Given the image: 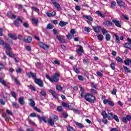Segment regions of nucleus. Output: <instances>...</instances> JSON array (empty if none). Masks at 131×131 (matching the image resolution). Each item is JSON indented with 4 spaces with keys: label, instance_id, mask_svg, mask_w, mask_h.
Returning a JSON list of instances; mask_svg holds the SVG:
<instances>
[{
    "label": "nucleus",
    "instance_id": "nucleus-1",
    "mask_svg": "<svg viewBox=\"0 0 131 131\" xmlns=\"http://www.w3.org/2000/svg\"><path fill=\"white\" fill-rule=\"evenodd\" d=\"M79 89L81 91L80 94L81 98H84L85 100H86L87 102H89V103H91V104H94L95 102H96L97 100L96 96H94L93 94L90 93H88L85 94V96H83L85 93L84 89H83L82 86H79Z\"/></svg>",
    "mask_w": 131,
    "mask_h": 131
},
{
    "label": "nucleus",
    "instance_id": "nucleus-2",
    "mask_svg": "<svg viewBox=\"0 0 131 131\" xmlns=\"http://www.w3.org/2000/svg\"><path fill=\"white\" fill-rule=\"evenodd\" d=\"M26 75L27 77L29 78H32L34 79V82L39 85L40 88L43 87V82L40 79L36 78V73H33L32 71H30V73L26 72Z\"/></svg>",
    "mask_w": 131,
    "mask_h": 131
},
{
    "label": "nucleus",
    "instance_id": "nucleus-3",
    "mask_svg": "<svg viewBox=\"0 0 131 131\" xmlns=\"http://www.w3.org/2000/svg\"><path fill=\"white\" fill-rule=\"evenodd\" d=\"M0 45H2V46H5V49H7V50L5 51V53L6 55H7V56L10 57V58H13V57H15V55L12 51V48L11 47V46H10L8 43H5V41H4V40L2 39V38H1Z\"/></svg>",
    "mask_w": 131,
    "mask_h": 131
},
{
    "label": "nucleus",
    "instance_id": "nucleus-4",
    "mask_svg": "<svg viewBox=\"0 0 131 131\" xmlns=\"http://www.w3.org/2000/svg\"><path fill=\"white\" fill-rule=\"evenodd\" d=\"M46 77L51 82H58V81H59L60 74H58L57 73H55L52 75V78H51L49 74H46Z\"/></svg>",
    "mask_w": 131,
    "mask_h": 131
},
{
    "label": "nucleus",
    "instance_id": "nucleus-5",
    "mask_svg": "<svg viewBox=\"0 0 131 131\" xmlns=\"http://www.w3.org/2000/svg\"><path fill=\"white\" fill-rule=\"evenodd\" d=\"M101 115L103 116V118H107L110 120H112L114 116V115H113V113H108V114H107V113H106V111H102Z\"/></svg>",
    "mask_w": 131,
    "mask_h": 131
},
{
    "label": "nucleus",
    "instance_id": "nucleus-6",
    "mask_svg": "<svg viewBox=\"0 0 131 131\" xmlns=\"http://www.w3.org/2000/svg\"><path fill=\"white\" fill-rule=\"evenodd\" d=\"M8 36L10 37V38H13L14 40H17V39H19L20 40H23V41H24V39L25 38L22 36V35H18V37L16 36V35H13L12 33H9L8 34Z\"/></svg>",
    "mask_w": 131,
    "mask_h": 131
},
{
    "label": "nucleus",
    "instance_id": "nucleus-7",
    "mask_svg": "<svg viewBox=\"0 0 131 131\" xmlns=\"http://www.w3.org/2000/svg\"><path fill=\"white\" fill-rule=\"evenodd\" d=\"M22 23H23V20L21 19V17H20L19 16H18L17 18L13 22V24L16 26V27H20Z\"/></svg>",
    "mask_w": 131,
    "mask_h": 131
},
{
    "label": "nucleus",
    "instance_id": "nucleus-8",
    "mask_svg": "<svg viewBox=\"0 0 131 131\" xmlns=\"http://www.w3.org/2000/svg\"><path fill=\"white\" fill-rule=\"evenodd\" d=\"M82 18H84L85 19L88 20L86 21L88 24L91 25V26H93V23L92 22L94 21V18H93V17L91 16V15H83Z\"/></svg>",
    "mask_w": 131,
    "mask_h": 131
},
{
    "label": "nucleus",
    "instance_id": "nucleus-9",
    "mask_svg": "<svg viewBox=\"0 0 131 131\" xmlns=\"http://www.w3.org/2000/svg\"><path fill=\"white\" fill-rule=\"evenodd\" d=\"M51 2L52 4L54 6L55 8L57 9V11H61L62 10V8H61V5L57 2H56V0H51Z\"/></svg>",
    "mask_w": 131,
    "mask_h": 131
},
{
    "label": "nucleus",
    "instance_id": "nucleus-10",
    "mask_svg": "<svg viewBox=\"0 0 131 131\" xmlns=\"http://www.w3.org/2000/svg\"><path fill=\"white\" fill-rule=\"evenodd\" d=\"M38 45L39 47H40V48H41V49H43L45 51H46V50H48V49H49V48H50V46H49V45L45 44L42 42H40V41L38 43Z\"/></svg>",
    "mask_w": 131,
    "mask_h": 131
},
{
    "label": "nucleus",
    "instance_id": "nucleus-11",
    "mask_svg": "<svg viewBox=\"0 0 131 131\" xmlns=\"http://www.w3.org/2000/svg\"><path fill=\"white\" fill-rule=\"evenodd\" d=\"M127 40L130 42V43L127 42L125 43L124 44V48H125V49H129V50H131V39L129 37H128Z\"/></svg>",
    "mask_w": 131,
    "mask_h": 131
},
{
    "label": "nucleus",
    "instance_id": "nucleus-12",
    "mask_svg": "<svg viewBox=\"0 0 131 131\" xmlns=\"http://www.w3.org/2000/svg\"><path fill=\"white\" fill-rule=\"evenodd\" d=\"M79 49H76V52L79 56H82V53H83V49H82V46L81 45H78Z\"/></svg>",
    "mask_w": 131,
    "mask_h": 131
},
{
    "label": "nucleus",
    "instance_id": "nucleus-13",
    "mask_svg": "<svg viewBox=\"0 0 131 131\" xmlns=\"http://www.w3.org/2000/svg\"><path fill=\"white\" fill-rule=\"evenodd\" d=\"M50 93L52 95V97L56 99V100H58L59 99V96H58V94L56 93V92L52 89L49 90Z\"/></svg>",
    "mask_w": 131,
    "mask_h": 131
},
{
    "label": "nucleus",
    "instance_id": "nucleus-14",
    "mask_svg": "<svg viewBox=\"0 0 131 131\" xmlns=\"http://www.w3.org/2000/svg\"><path fill=\"white\" fill-rule=\"evenodd\" d=\"M37 118L40 122H41V121H43L44 122H45V123H48V120L46 119V117L45 116L40 117V116L38 115Z\"/></svg>",
    "mask_w": 131,
    "mask_h": 131
},
{
    "label": "nucleus",
    "instance_id": "nucleus-15",
    "mask_svg": "<svg viewBox=\"0 0 131 131\" xmlns=\"http://www.w3.org/2000/svg\"><path fill=\"white\" fill-rule=\"evenodd\" d=\"M113 23H114L115 26L117 27H119V28H121V25H120V21L119 20H117L116 19L112 20Z\"/></svg>",
    "mask_w": 131,
    "mask_h": 131
},
{
    "label": "nucleus",
    "instance_id": "nucleus-16",
    "mask_svg": "<svg viewBox=\"0 0 131 131\" xmlns=\"http://www.w3.org/2000/svg\"><path fill=\"white\" fill-rule=\"evenodd\" d=\"M116 1L118 6H119L121 8H124L125 6V3H124V2L122 1V0H116Z\"/></svg>",
    "mask_w": 131,
    "mask_h": 131
},
{
    "label": "nucleus",
    "instance_id": "nucleus-17",
    "mask_svg": "<svg viewBox=\"0 0 131 131\" xmlns=\"http://www.w3.org/2000/svg\"><path fill=\"white\" fill-rule=\"evenodd\" d=\"M103 24L105 25V26H107V27H109L110 26H114V24H113L111 21L108 20L104 21L103 22Z\"/></svg>",
    "mask_w": 131,
    "mask_h": 131
},
{
    "label": "nucleus",
    "instance_id": "nucleus-18",
    "mask_svg": "<svg viewBox=\"0 0 131 131\" xmlns=\"http://www.w3.org/2000/svg\"><path fill=\"white\" fill-rule=\"evenodd\" d=\"M93 30H94V32L96 33H99L100 32V28H101V26H92Z\"/></svg>",
    "mask_w": 131,
    "mask_h": 131
},
{
    "label": "nucleus",
    "instance_id": "nucleus-19",
    "mask_svg": "<svg viewBox=\"0 0 131 131\" xmlns=\"http://www.w3.org/2000/svg\"><path fill=\"white\" fill-rule=\"evenodd\" d=\"M0 83H2V85L6 86V88H10L9 85H7V82L3 79V78H0Z\"/></svg>",
    "mask_w": 131,
    "mask_h": 131
},
{
    "label": "nucleus",
    "instance_id": "nucleus-20",
    "mask_svg": "<svg viewBox=\"0 0 131 131\" xmlns=\"http://www.w3.org/2000/svg\"><path fill=\"white\" fill-rule=\"evenodd\" d=\"M24 41L27 42V43H30V42L32 41V37L30 36H28L27 39L25 38Z\"/></svg>",
    "mask_w": 131,
    "mask_h": 131
},
{
    "label": "nucleus",
    "instance_id": "nucleus-21",
    "mask_svg": "<svg viewBox=\"0 0 131 131\" xmlns=\"http://www.w3.org/2000/svg\"><path fill=\"white\" fill-rule=\"evenodd\" d=\"M46 15L47 16H48V17H49L50 18H51V17H55V16H56V12L53 11L52 13L47 12L46 13Z\"/></svg>",
    "mask_w": 131,
    "mask_h": 131
},
{
    "label": "nucleus",
    "instance_id": "nucleus-22",
    "mask_svg": "<svg viewBox=\"0 0 131 131\" xmlns=\"http://www.w3.org/2000/svg\"><path fill=\"white\" fill-rule=\"evenodd\" d=\"M31 22L33 24L35 25V26H36L38 24V19L33 17L31 19Z\"/></svg>",
    "mask_w": 131,
    "mask_h": 131
},
{
    "label": "nucleus",
    "instance_id": "nucleus-23",
    "mask_svg": "<svg viewBox=\"0 0 131 131\" xmlns=\"http://www.w3.org/2000/svg\"><path fill=\"white\" fill-rule=\"evenodd\" d=\"M47 122L51 126H54L55 125V121L53 120L52 118H49Z\"/></svg>",
    "mask_w": 131,
    "mask_h": 131
},
{
    "label": "nucleus",
    "instance_id": "nucleus-24",
    "mask_svg": "<svg viewBox=\"0 0 131 131\" xmlns=\"http://www.w3.org/2000/svg\"><path fill=\"white\" fill-rule=\"evenodd\" d=\"M67 24H68V22L61 20L59 22V26H60V27H64V26H66Z\"/></svg>",
    "mask_w": 131,
    "mask_h": 131
},
{
    "label": "nucleus",
    "instance_id": "nucleus-25",
    "mask_svg": "<svg viewBox=\"0 0 131 131\" xmlns=\"http://www.w3.org/2000/svg\"><path fill=\"white\" fill-rule=\"evenodd\" d=\"M95 14H96V15H98V16H99V17H100L101 18H105V15L102 14V12H101V11H100L99 10L96 11Z\"/></svg>",
    "mask_w": 131,
    "mask_h": 131
},
{
    "label": "nucleus",
    "instance_id": "nucleus-26",
    "mask_svg": "<svg viewBox=\"0 0 131 131\" xmlns=\"http://www.w3.org/2000/svg\"><path fill=\"white\" fill-rule=\"evenodd\" d=\"M18 103H19L20 105H25V102L24 101V98L23 97L18 98Z\"/></svg>",
    "mask_w": 131,
    "mask_h": 131
},
{
    "label": "nucleus",
    "instance_id": "nucleus-27",
    "mask_svg": "<svg viewBox=\"0 0 131 131\" xmlns=\"http://www.w3.org/2000/svg\"><path fill=\"white\" fill-rule=\"evenodd\" d=\"M124 63H125V65L127 66H129V63L131 65V59L130 58H127L124 61Z\"/></svg>",
    "mask_w": 131,
    "mask_h": 131
},
{
    "label": "nucleus",
    "instance_id": "nucleus-28",
    "mask_svg": "<svg viewBox=\"0 0 131 131\" xmlns=\"http://www.w3.org/2000/svg\"><path fill=\"white\" fill-rule=\"evenodd\" d=\"M11 104L14 108H15V109H19V106L18 103L16 102H12Z\"/></svg>",
    "mask_w": 131,
    "mask_h": 131
},
{
    "label": "nucleus",
    "instance_id": "nucleus-29",
    "mask_svg": "<svg viewBox=\"0 0 131 131\" xmlns=\"http://www.w3.org/2000/svg\"><path fill=\"white\" fill-rule=\"evenodd\" d=\"M76 125L78 126L79 128H83L84 127V125L82 124L81 123H79L78 122H76L75 123Z\"/></svg>",
    "mask_w": 131,
    "mask_h": 131
},
{
    "label": "nucleus",
    "instance_id": "nucleus-30",
    "mask_svg": "<svg viewBox=\"0 0 131 131\" xmlns=\"http://www.w3.org/2000/svg\"><path fill=\"white\" fill-rule=\"evenodd\" d=\"M114 36H115L116 37V40H115V42L117 43H120V39H119V36H118V35H117V34H114Z\"/></svg>",
    "mask_w": 131,
    "mask_h": 131
},
{
    "label": "nucleus",
    "instance_id": "nucleus-31",
    "mask_svg": "<svg viewBox=\"0 0 131 131\" xmlns=\"http://www.w3.org/2000/svg\"><path fill=\"white\" fill-rule=\"evenodd\" d=\"M73 69L76 73H77V74L80 72L79 70H78V69H77V66L76 65H75L73 67Z\"/></svg>",
    "mask_w": 131,
    "mask_h": 131
},
{
    "label": "nucleus",
    "instance_id": "nucleus-32",
    "mask_svg": "<svg viewBox=\"0 0 131 131\" xmlns=\"http://www.w3.org/2000/svg\"><path fill=\"white\" fill-rule=\"evenodd\" d=\"M29 101L30 102V105L31 106V107H35V102L34 101V100L32 99H29Z\"/></svg>",
    "mask_w": 131,
    "mask_h": 131
},
{
    "label": "nucleus",
    "instance_id": "nucleus-33",
    "mask_svg": "<svg viewBox=\"0 0 131 131\" xmlns=\"http://www.w3.org/2000/svg\"><path fill=\"white\" fill-rule=\"evenodd\" d=\"M12 79H14V80L15 83H16V84L20 85V81H19V80H18V79L17 78H16L15 76H12Z\"/></svg>",
    "mask_w": 131,
    "mask_h": 131
},
{
    "label": "nucleus",
    "instance_id": "nucleus-34",
    "mask_svg": "<svg viewBox=\"0 0 131 131\" xmlns=\"http://www.w3.org/2000/svg\"><path fill=\"white\" fill-rule=\"evenodd\" d=\"M123 68L124 69V70H125V72H127V73H130L131 71L129 68L125 67V66H123Z\"/></svg>",
    "mask_w": 131,
    "mask_h": 131
},
{
    "label": "nucleus",
    "instance_id": "nucleus-35",
    "mask_svg": "<svg viewBox=\"0 0 131 131\" xmlns=\"http://www.w3.org/2000/svg\"><path fill=\"white\" fill-rule=\"evenodd\" d=\"M105 39L106 41H109L110 39H111V35L110 34L107 33L105 35Z\"/></svg>",
    "mask_w": 131,
    "mask_h": 131
},
{
    "label": "nucleus",
    "instance_id": "nucleus-36",
    "mask_svg": "<svg viewBox=\"0 0 131 131\" xmlns=\"http://www.w3.org/2000/svg\"><path fill=\"white\" fill-rule=\"evenodd\" d=\"M67 129L68 131H75L74 128L70 125L67 126Z\"/></svg>",
    "mask_w": 131,
    "mask_h": 131
},
{
    "label": "nucleus",
    "instance_id": "nucleus-37",
    "mask_svg": "<svg viewBox=\"0 0 131 131\" xmlns=\"http://www.w3.org/2000/svg\"><path fill=\"white\" fill-rule=\"evenodd\" d=\"M56 89L57 91H59V92H61L62 90H63V88L60 85H56Z\"/></svg>",
    "mask_w": 131,
    "mask_h": 131
},
{
    "label": "nucleus",
    "instance_id": "nucleus-38",
    "mask_svg": "<svg viewBox=\"0 0 131 131\" xmlns=\"http://www.w3.org/2000/svg\"><path fill=\"white\" fill-rule=\"evenodd\" d=\"M97 38H98V40L102 41V40H103V39H104V36H103V35H102V34H99L97 36Z\"/></svg>",
    "mask_w": 131,
    "mask_h": 131
},
{
    "label": "nucleus",
    "instance_id": "nucleus-39",
    "mask_svg": "<svg viewBox=\"0 0 131 131\" xmlns=\"http://www.w3.org/2000/svg\"><path fill=\"white\" fill-rule=\"evenodd\" d=\"M116 61H117V62H119V63H123V60H122V58H120L119 56L116 57Z\"/></svg>",
    "mask_w": 131,
    "mask_h": 131
},
{
    "label": "nucleus",
    "instance_id": "nucleus-40",
    "mask_svg": "<svg viewBox=\"0 0 131 131\" xmlns=\"http://www.w3.org/2000/svg\"><path fill=\"white\" fill-rule=\"evenodd\" d=\"M113 119L115 120V121L117 122H119V118H118V116H117V115H114V117H113Z\"/></svg>",
    "mask_w": 131,
    "mask_h": 131
},
{
    "label": "nucleus",
    "instance_id": "nucleus-41",
    "mask_svg": "<svg viewBox=\"0 0 131 131\" xmlns=\"http://www.w3.org/2000/svg\"><path fill=\"white\" fill-rule=\"evenodd\" d=\"M101 31L102 32V34H103V35H105V34H108V31H107V30H106V29L103 28L102 29H101Z\"/></svg>",
    "mask_w": 131,
    "mask_h": 131
},
{
    "label": "nucleus",
    "instance_id": "nucleus-42",
    "mask_svg": "<svg viewBox=\"0 0 131 131\" xmlns=\"http://www.w3.org/2000/svg\"><path fill=\"white\" fill-rule=\"evenodd\" d=\"M40 94L42 97H46L47 96V92L43 90L41 91Z\"/></svg>",
    "mask_w": 131,
    "mask_h": 131
},
{
    "label": "nucleus",
    "instance_id": "nucleus-43",
    "mask_svg": "<svg viewBox=\"0 0 131 131\" xmlns=\"http://www.w3.org/2000/svg\"><path fill=\"white\" fill-rule=\"evenodd\" d=\"M110 67L112 70H115V63H114V62H112L110 64Z\"/></svg>",
    "mask_w": 131,
    "mask_h": 131
},
{
    "label": "nucleus",
    "instance_id": "nucleus-44",
    "mask_svg": "<svg viewBox=\"0 0 131 131\" xmlns=\"http://www.w3.org/2000/svg\"><path fill=\"white\" fill-rule=\"evenodd\" d=\"M116 6V2L115 1H111V7L114 8Z\"/></svg>",
    "mask_w": 131,
    "mask_h": 131
},
{
    "label": "nucleus",
    "instance_id": "nucleus-45",
    "mask_svg": "<svg viewBox=\"0 0 131 131\" xmlns=\"http://www.w3.org/2000/svg\"><path fill=\"white\" fill-rule=\"evenodd\" d=\"M47 28V29H53V28H54V26L51 24H48Z\"/></svg>",
    "mask_w": 131,
    "mask_h": 131
},
{
    "label": "nucleus",
    "instance_id": "nucleus-46",
    "mask_svg": "<svg viewBox=\"0 0 131 131\" xmlns=\"http://www.w3.org/2000/svg\"><path fill=\"white\" fill-rule=\"evenodd\" d=\"M53 120L55 122L57 121V120H59V117L56 115H54L53 116Z\"/></svg>",
    "mask_w": 131,
    "mask_h": 131
},
{
    "label": "nucleus",
    "instance_id": "nucleus-47",
    "mask_svg": "<svg viewBox=\"0 0 131 131\" xmlns=\"http://www.w3.org/2000/svg\"><path fill=\"white\" fill-rule=\"evenodd\" d=\"M10 94H11L12 97L14 98V99H16V98H17V95H16V93H15V92L11 91Z\"/></svg>",
    "mask_w": 131,
    "mask_h": 131
},
{
    "label": "nucleus",
    "instance_id": "nucleus-48",
    "mask_svg": "<svg viewBox=\"0 0 131 131\" xmlns=\"http://www.w3.org/2000/svg\"><path fill=\"white\" fill-rule=\"evenodd\" d=\"M23 26L25 27V28H28L29 27V24L28 22H25L23 23Z\"/></svg>",
    "mask_w": 131,
    "mask_h": 131
},
{
    "label": "nucleus",
    "instance_id": "nucleus-49",
    "mask_svg": "<svg viewBox=\"0 0 131 131\" xmlns=\"http://www.w3.org/2000/svg\"><path fill=\"white\" fill-rule=\"evenodd\" d=\"M16 73H22V69L20 68H18L16 69Z\"/></svg>",
    "mask_w": 131,
    "mask_h": 131
},
{
    "label": "nucleus",
    "instance_id": "nucleus-50",
    "mask_svg": "<svg viewBox=\"0 0 131 131\" xmlns=\"http://www.w3.org/2000/svg\"><path fill=\"white\" fill-rule=\"evenodd\" d=\"M78 78L79 80H81V81H83V80H84V78L81 75H79L78 76Z\"/></svg>",
    "mask_w": 131,
    "mask_h": 131
},
{
    "label": "nucleus",
    "instance_id": "nucleus-51",
    "mask_svg": "<svg viewBox=\"0 0 131 131\" xmlns=\"http://www.w3.org/2000/svg\"><path fill=\"white\" fill-rule=\"evenodd\" d=\"M108 105H110V106H111V107H114V106L115 105L114 102L110 100L108 101Z\"/></svg>",
    "mask_w": 131,
    "mask_h": 131
},
{
    "label": "nucleus",
    "instance_id": "nucleus-52",
    "mask_svg": "<svg viewBox=\"0 0 131 131\" xmlns=\"http://www.w3.org/2000/svg\"><path fill=\"white\" fill-rule=\"evenodd\" d=\"M6 113L8 115H10V116H13V113L11 112V111L9 110H6Z\"/></svg>",
    "mask_w": 131,
    "mask_h": 131
},
{
    "label": "nucleus",
    "instance_id": "nucleus-53",
    "mask_svg": "<svg viewBox=\"0 0 131 131\" xmlns=\"http://www.w3.org/2000/svg\"><path fill=\"white\" fill-rule=\"evenodd\" d=\"M76 33V31H75V29H72L70 31V34H72V35H74V34Z\"/></svg>",
    "mask_w": 131,
    "mask_h": 131
},
{
    "label": "nucleus",
    "instance_id": "nucleus-54",
    "mask_svg": "<svg viewBox=\"0 0 131 131\" xmlns=\"http://www.w3.org/2000/svg\"><path fill=\"white\" fill-rule=\"evenodd\" d=\"M29 89L30 90H31L32 91H33L34 92H36V89H35V88H34V86H33V85H30L29 86Z\"/></svg>",
    "mask_w": 131,
    "mask_h": 131
},
{
    "label": "nucleus",
    "instance_id": "nucleus-55",
    "mask_svg": "<svg viewBox=\"0 0 131 131\" xmlns=\"http://www.w3.org/2000/svg\"><path fill=\"white\" fill-rule=\"evenodd\" d=\"M26 51H28V52H31V51L32 49H31V47H30V46H27L26 47Z\"/></svg>",
    "mask_w": 131,
    "mask_h": 131
},
{
    "label": "nucleus",
    "instance_id": "nucleus-56",
    "mask_svg": "<svg viewBox=\"0 0 131 131\" xmlns=\"http://www.w3.org/2000/svg\"><path fill=\"white\" fill-rule=\"evenodd\" d=\"M13 13L11 11H8L7 13V16L8 17V18H10V17H12V15Z\"/></svg>",
    "mask_w": 131,
    "mask_h": 131
},
{
    "label": "nucleus",
    "instance_id": "nucleus-57",
    "mask_svg": "<svg viewBox=\"0 0 131 131\" xmlns=\"http://www.w3.org/2000/svg\"><path fill=\"white\" fill-rule=\"evenodd\" d=\"M91 85H92V88H93V89H95V90H98V87L97 86V85H96L95 83L92 82Z\"/></svg>",
    "mask_w": 131,
    "mask_h": 131
},
{
    "label": "nucleus",
    "instance_id": "nucleus-58",
    "mask_svg": "<svg viewBox=\"0 0 131 131\" xmlns=\"http://www.w3.org/2000/svg\"><path fill=\"white\" fill-rule=\"evenodd\" d=\"M5 68V66L3 63L0 62V71H2V70H3V69Z\"/></svg>",
    "mask_w": 131,
    "mask_h": 131
},
{
    "label": "nucleus",
    "instance_id": "nucleus-59",
    "mask_svg": "<svg viewBox=\"0 0 131 131\" xmlns=\"http://www.w3.org/2000/svg\"><path fill=\"white\" fill-rule=\"evenodd\" d=\"M0 104L3 105H6V101H5L3 99H0Z\"/></svg>",
    "mask_w": 131,
    "mask_h": 131
},
{
    "label": "nucleus",
    "instance_id": "nucleus-60",
    "mask_svg": "<svg viewBox=\"0 0 131 131\" xmlns=\"http://www.w3.org/2000/svg\"><path fill=\"white\" fill-rule=\"evenodd\" d=\"M62 106H63V107H64L65 108H68V104H67V103L63 102L62 103Z\"/></svg>",
    "mask_w": 131,
    "mask_h": 131
},
{
    "label": "nucleus",
    "instance_id": "nucleus-61",
    "mask_svg": "<svg viewBox=\"0 0 131 131\" xmlns=\"http://www.w3.org/2000/svg\"><path fill=\"white\" fill-rule=\"evenodd\" d=\"M57 109L59 111V112H62V111H63V108L61 106H58Z\"/></svg>",
    "mask_w": 131,
    "mask_h": 131
},
{
    "label": "nucleus",
    "instance_id": "nucleus-62",
    "mask_svg": "<svg viewBox=\"0 0 131 131\" xmlns=\"http://www.w3.org/2000/svg\"><path fill=\"white\" fill-rule=\"evenodd\" d=\"M117 92V90L116 89H113V91H112V95H115L116 96V93Z\"/></svg>",
    "mask_w": 131,
    "mask_h": 131
},
{
    "label": "nucleus",
    "instance_id": "nucleus-63",
    "mask_svg": "<svg viewBox=\"0 0 131 131\" xmlns=\"http://www.w3.org/2000/svg\"><path fill=\"white\" fill-rule=\"evenodd\" d=\"M122 17L125 19V20H129V18L127 17V15H122Z\"/></svg>",
    "mask_w": 131,
    "mask_h": 131
},
{
    "label": "nucleus",
    "instance_id": "nucleus-64",
    "mask_svg": "<svg viewBox=\"0 0 131 131\" xmlns=\"http://www.w3.org/2000/svg\"><path fill=\"white\" fill-rule=\"evenodd\" d=\"M67 37L69 40L72 39V36H71V34L70 33H69L68 35H67Z\"/></svg>",
    "mask_w": 131,
    "mask_h": 131
}]
</instances>
